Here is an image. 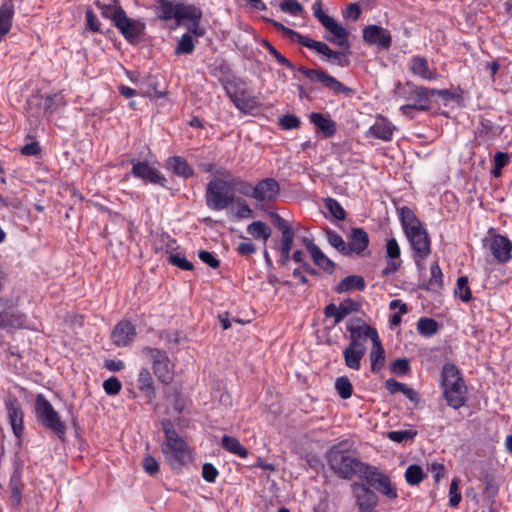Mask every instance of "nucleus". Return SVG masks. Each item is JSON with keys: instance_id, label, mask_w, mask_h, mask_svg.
<instances>
[{"instance_id": "0e129e2a", "label": "nucleus", "mask_w": 512, "mask_h": 512, "mask_svg": "<svg viewBox=\"0 0 512 512\" xmlns=\"http://www.w3.org/2000/svg\"><path fill=\"white\" fill-rule=\"evenodd\" d=\"M390 369H391V372L396 375H405L410 370L409 360L407 358L396 359L391 364Z\"/></svg>"}, {"instance_id": "1a4fd4ad", "label": "nucleus", "mask_w": 512, "mask_h": 512, "mask_svg": "<svg viewBox=\"0 0 512 512\" xmlns=\"http://www.w3.org/2000/svg\"><path fill=\"white\" fill-rule=\"evenodd\" d=\"M143 352L152 361V369L158 381L169 385L174 379V364L170 361L166 351L158 348L145 347Z\"/></svg>"}, {"instance_id": "a18cd8bd", "label": "nucleus", "mask_w": 512, "mask_h": 512, "mask_svg": "<svg viewBox=\"0 0 512 512\" xmlns=\"http://www.w3.org/2000/svg\"><path fill=\"white\" fill-rule=\"evenodd\" d=\"M314 263L320 267L325 272L332 274L335 268V263L330 260L318 247L314 249L312 253H310Z\"/></svg>"}, {"instance_id": "a878e982", "label": "nucleus", "mask_w": 512, "mask_h": 512, "mask_svg": "<svg viewBox=\"0 0 512 512\" xmlns=\"http://www.w3.org/2000/svg\"><path fill=\"white\" fill-rule=\"evenodd\" d=\"M365 345L353 346V343L349 345L343 351V357L345 365L353 370H359L361 367V359L365 355Z\"/></svg>"}, {"instance_id": "e2e57ef3", "label": "nucleus", "mask_w": 512, "mask_h": 512, "mask_svg": "<svg viewBox=\"0 0 512 512\" xmlns=\"http://www.w3.org/2000/svg\"><path fill=\"white\" fill-rule=\"evenodd\" d=\"M142 467H143L144 471L150 476H154V475L158 474L160 471L159 462L151 455H146L143 458Z\"/></svg>"}, {"instance_id": "f3484780", "label": "nucleus", "mask_w": 512, "mask_h": 512, "mask_svg": "<svg viewBox=\"0 0 512 512\" xmlns=\"http://www.w3.org/2000/svg\"><path fill=\"white\" fill-rule=\"evenodd\" d=\"M363 39L369 45L388 49L392 44L391 33L378 25H369L363 29Z\"/></svg>"}, {"instance_id": "4468645a", "label": "nucleus", "mask_w": 512, "mask_h": 512, "mask_svg": "<svg viewBox=\"0 0 512 512\" xmlns=\"http://www.w3.org/2000/svg\"><path fill=\"white\" fill-rule=\"evenodd\" d=\"M131 173L134 177L146 182L167 187V179L146 161H132Z\"/></svg>"}, {"instance_id": "680f3d73", "label": "nucleus", "mask_w": 512, "mask_h": 512, "mask_svg": "<svg viewBox=\"0 0 512 512\" xmlns=\"http://www.w3.org/2000/svg\"><path fill=\"white\" fill-rule=\"evenodd\" d=\"M280 8L283 12L292 16H300L303 12V7L297 0H284L281 2Z\"/></svg>"}, {"instance_id": "6e6552de", "label": "nucleus", "mask_w": 512, "mask_h": 512, "mask_svg": "<svg viewBox=\"0 0 512 512\" xmlns=\"http://www.w3.org/2000/svg\"><path fill=\"white\" fill-rule=\"evenodd\" d=\"M395 95L398 99L406 101V105L430 107V97L434 96L431 88L417 86L411 81L404 84L398 83L395 87Z\"/></svg>"}, {"instance_id": "ea45409f", "label": "nucleus", "mask_w": 512, "mask_h": 512, "mask_svg": "<svg viewBox=\"0 0 512 512\" xmlns=\"http://www.w3.org/2000/svg\"><path fill=\"white\" fill-rule=\"evenodd\" d=\"M27 113L34 118H40L47 114L44 106V97L40 95H33L27 101Z\"/></svg>"}, {"instance_id": "473e14b6", "label": "nucleus", "mask_w": 512, "mask_h": 512, "mask_svg": "<svg viewBox=\"0 0 512 512\" xmlns=\"http://www.w3.org/2000/svg\"><path fill=\"white\" fill-rule=\"evenodd\" d=\"M26 317L18 310L9 309L2 311V328H22L25 326Z\"/></svg>"}, {"instance_id": "7ed1b4c3", "label": "nucleus", "mask_w": 512, "mask_h": 512, "mask_svg": "<svg viewBox=\"0 0 512 512\" xmlns=\"http://www.w3.org/2000/svg\"><path fill=\"white\" fill-rule=\"evenodd\" d=\"M161 425L165 435L162 452L172 468H180L192 459L188 444L178 435L171 420L164 419Z\"/></svg>"}, {"instance_id": "603ef678", "label": "nucleus", "mask_w": 512, "mask_h": 512, "mask_svg": "<svg viewBox=\"0 0 512 512\" xmlns=\"http://www.w3.org/2000/svg\"><path fill=\"white\" fill-rule=\"evenodd\" d=\"M335 389L342 399H348L353 393V386L346 376H342L336 379Z\"/></svg>"}, {"instance_id": "c9c22d12", "label": "nucleus", "mask_w": 512, "mask_h": 512, "mask_svg": "<svg viewBox=\"0 0 512 512\" xmlns=\"http://www.w3.org/2000/svg\"><path fill=\"white\" fill-rule=\"evenodd\" d=\"M96 5L100 9L101 15L106 19H111L114 25L116 24L118 17H120L118 13H125L119 0H110V3L108 4L97 1Z\"/></svg>"}, {"instance_id": "6e6d98bb", "label": "nucleus", "mask_w": 512, "mask_h": 512, "mask_svg": "<svg viewBox=\"0 0 512 512\" xmlns=\"http://www.w3.org/2000/svg\"><path fill=\"white\" fill-rule=\"evenodd\" d=\"M325 207L335 219L344 220L346 218V212L337 200L327 198L325 200Z\"/></svg>"}, {"instance_id": "393cba45", "label": "nucleus", "mask_w": 512, "mask_h": 512, "mask_svg": "<svg viewBox=\"0 0 512 512\" xmlns=\"http://www.w3.org/2000/svg\"><path fill=\"white\" fill-rule=\"evenodd\" d=\"M323 27L332 34V36H326L329 42L349 49L348 33L334 18L330 19Z\"/></svg>"}, {"instance_id": "0eeeda50", "label": "nucleus", "mask_w": 512, "mask_h": 512, "mask_svg": "<svg viewBox=\"0 0 512 512\" xmlns=\"http://www.w3.org/2000/svg\"><path fill=\"white\" fill-rule=\"evenodd\" d=\"M35 413L38 421L46 428L51 430L63 439L66 434V425L60 419L58 412L52 404L42 394H38L35 400Z\"/></svg>"}, {"instance_id": "13d9d810", "label": "nucleus", "mask_w": 512, "mask_h": 512, "mask_svg": "<svg viewBox=\"0 0 512 512\" xmlns=\"http://www.w3.org/2000/svg\"><path fill=\"white\" fill-rule=\"evenodd\" d=\"M196 11L199 13L197 17L195 18H186L187 20L191 21V24L187 27L188 32L190 35H194L196 37H202L206 33V30L204 27L200 26V20L202 18V12L199 8L196 7Z\"/></svg>"}, {"instance_id": "3c124183", "label": "nucleus", "mask_w": 512, "mask_h": 512, "mask_svg": "<svg viewBox=\"0 0 512 512\" xmlns=\"http://www.w3.org/2000/svg\"><path fill=\"white\" fill-rule=\"evenodd\" d=\"M434 92V95H438L445 105H447L450 101H455L457 103L462 101V90L458 88L456 91H450L448 89H434L431 88Z\"/></svg>"}, {"instance_id": "f257e3e1", "label": "nucleus", "mask_w": 512, "mask_h": 512, "mask_svg": "<svg viewBox=\"0 0 512 512\" xmlns=\"http://www.w3.org/2000/svg\"><path fill=\"white\" fill-rule=\"evenodd\" d=\"M404 233L413 250V260L419 271L424 269V260L431 253V239L415 213L407 206L399 209Z\"/></svg>"}, {"instance_id": "a211bd4d", "label": "nucleus", "mask_w": 512, "mask_h": 512, "mask_svg": "<svg viewBox=\"0 0 512 512\" xmlns=\"http://www.w3.org/2000/svg\"><path fill=\"white\" fill-rule=\"evenodd\" d=\"M119 16L115 27L121 32L124 38L130 42L135 43L143 33L144 25L127 17L125 13H118Z\"/></svg>"}, {"instance_id": "c03bdc74", "label": "nucleus", "mask_w": 512, "mask_h": 512, "mask_svg": "<svg viewBox=\"0 0 512 512\" xmlns=\"http://www.w3.org/2000/svg\"><path fill=\"white\" fill-rule=\"evenodd\" d=\"M439 330V324L432 318L422 317L417 322V331L424 337H431Z\"/></svg>"}, {"instance_id": "052dcab7", "label": "nucleus", "mask_w": 512, "mask_h": 512, "mask_svg": "<svg viewBox=\"0 0 512 512\" xmlns=\"http://www.w3.org/2000/svg\"><path fill=\"white\" fill-rule=\"evenodd\" d=\"M264 46L267 48L269 53L275 57L279 64L286 66L291 70L296 69L295 65L285 56H283L271 43H269L268 41H264Z\"/></svg>"}, {"instance_id": "338daca9", "label": "nucleus", "mask_w": 512, "mask_h": 512, "mask_svg": "<svg viewBox=\"0 0 512 512\" xmlns=\"http://www.w3.org/2000/svg\"><path fill=\"white\" fill-rule=\"evenodd\" d=\"M300 119L294 114H286L280 118L279 124L285 130H291L299 128Z\"/></svg>"}, {"instance_id": "e433bc0d", "label": "nucleus", "mask_w": 512, "mask_h": 512, "mask_svg": "<svg viewBox=\"0 0 512 512\" xmlns=\"http://www.w3.org/2000/svg\"><path fill=\"white\" fill-rule=\"evenodd\" d=\"M221 445L226 451L241 458H246L248 456V450L235 437L224 435L221 440Z\"/></svg>"}, {"instance_id": "9b49d317", "label": "nucleus", "mask_w": 512, "mask_h": 512, "mask_svg": "<svg viewBox=\"0 0 512 512\" xmlns=\"http://www.w3.org/2000/svg\"><path fill=\"white\" fill-rule=\"evenodd\" d=\"M157 2L159 18L162 20L176 19L177 23H180L185 18H195L199 14L193 5L174 4L169 0H157Z\"/></svg>"}, {"instance_id": "f8f14e48", "label": "nucleus", "mask_w": 512, "mask_h": 512, "mask_svg": "<svg viewBox=\"0 0 512 512\" xmlns=\"http://www.w3.org/2000/svg\"><path fill=\"white\" fill-rule=\"evenodd\" d=\"M297 70L303 74L310 82L320 83L335 94H347L351 91L350 88L346 87L335 77L331 76L322 69H310L304 66H300L297 68Z\"/></svg>"}, {"instance_id": "4c0bfd02", "label": "nucleus", "mask_w": 512, "mask_h": 512, "mask_svg": "<svg viewBox=\"0 0 512 512\" xmlns=\"http://www.w3.org/2000/svg\"><path fill=\"white\" fill-rule=\"evenodd\" d=\"M227 93L231 101L239 110L246 111L247 109L252 108L253 100L246 90L237 89L234 92L227 91Z\"/></svg>"}, {"instance_id": "5701e85b", "label": "nucleus", "mask_w": 512, "mask_h": 512, "mask_svg": "<svg viewBox=\"0 0 512 512\" xmlns=\"http://www.w3.org/2000/svg\"><path fill=\"white\" fill-rule=\"evenodd\" d=\"M136 336V329L128 321L119 322L113 329L111 337L113 343L118 347L127 346Z\"/></svg>"}, {"instance_id": "69168bd1", "label": "nucleus", "mask_w": 512, "mask_h": 512, "mask_svg": "<svg viewBox=\"0 0 512 512\" xmlns=\"http://www.w3.org/2000/svg\"><path fill=\"white\" fill-rule=\"evenodd\" d=\"M168 261L172 265H174L182 270L190 271L194 268L193 264L190 261H188L185 257H182L180 254L169 255Z\"/></svg>"}, {"instance_id": "4be33fe9", "label": "nucleus", "mask_w": 512, "mask_h": 512, "mask_svg": "<svg viewBox=\"0 0 512 512\" xmlns=\"http://www.w3.org/2000/svg\"><path fill=\"white\" fill-rule=\"evenodd\" d=\"M271 219L273 225L282 233L280 250L291 251L295 236L292 226L278 213H271Z\"/></svg>"}, {"instance_id": "6ab92c4d", "label": "nucleus", "mask_w": 512, "mask_h": 512, "mask_svg": "<svg viewBox=\"0 0 512 512\" xmlns=\"http://www.w3.org/2000/svg\"><path fill=\"white\" fill-rule=\"evenodd\" d=\"M7 416L14 435L20 439L23 435V411L19 401L15 397L6 400Z\"/></svg>"}, {"instance_id": "b1692460", "label": "nucleus", "mask_w": 512, "mask_h": 512, "mask_svg": "<svg viewBox=\"0 0 512 512\" xmlns=\"http://www.w3.org/2000/svg\"><path fill=\"white\" fill-rule=\"evenodd\" d=\"M410 70L415 75L423 80H437L439 74L436 69L429 67L428 60L425 57L414 56L410 61Z\"/></svg>"}, {"instance_id": "5fc2aeb1", "label": "nucleus", "mask_w": 512, "mask_h": 512, "mask_svg": "<svg viewBox=\"0 0 512 512\" xmlns=\"http://www.w3.org/2000/svg\"><path fill=\"white\" fill-rule=\"evenodd\" d=\"M327 240L331 246H333L342 255L347 256V243L344 241L341 235L333 230H327Z\"/></svg>"}, {"instance_id": "37998d69", "label": "nucleus", "mask_w": 512, "mask_h": 512, "mask_svg": "<svg viewBox=\"0 0 512 512\" xmlns=\"http://www.w3.org/2000/svg\"><path fill=\"white\" fill-rule=\"evenodd\" d=\"M431 276L426 284H424V288L430 291H438L443 285V274L440 266L437 262L432 264L430 268Z\"/></svg>"}, {"instance_id": "c756f323", "label": "nucleus", "mask_w": 512, "mask_h": 512, "mask_svg": "<svg viewBox=\"0 0 512 512\" xmlns=\"http://www.w3.org/2000/svg\"><path fill=\"white\" fill-rule=\"evenodd\" d=\"M137 387L140 391L144 392L146 398H148L150 401L156 398L154 381L148 368L143 367L139 371Z\"/></svg>"}, {"instance_id": "2eb2a0df", "label": "nucleus", "mask_w": 512, "mask_h": 512, "mask_svg": "<svg viewBox=\"0 0 512 512\" xmlns=\"http://www.w3.org/2000/svg\"><path fill=\"white\" fill-rule=\"evenodd\" d=\"M351 489L360 511L375 510L378 504V496L371 488L364 483L354 482Z\"/></svg>"}, {"instance_id": "2f4dec72", "label": "nucleus", "mask_w": 512, "mask_h": 512, "mask_svg": "<svg viewBox=\"0 0 512 512\" xmlns=\"http://www.w3.org/2000/svg\"><path fill=\"white\" fill-rule=\"evenodd\" d=\"M366 287L364 278L360 275H350L342 279L335 287L337 293L358 290L363 291Z\"/></svg>"}, {"instance_id": "4d7b16f0", "label": "nucleus", "mask_w": 512, "mask_h": 512, "mask_svg": "<svg viewBox=\"0 0 512 512\" xmlns=\"http://www.w3.org/2000/svg\"><path fill=\"white\" fill-rule=\"evenodd\" d=\"M460 479L455 477L452 479L449 487V505L457 507L461 502L462 496L459 491Z\"/></svg>"}, {"instance_id": "c85d7f7f", "label": "nucleus", "mask_w": 512, "mask_h": 512, "mask_svg": "<svg viewBox=\"0 0 512 512\" xmlns=\"http://www.w3.org/2000/svg\"><path fill=\"white\" fill-rule=\"evenodd\" d=\"M167 169L171 170L177 176L189 178L194 175L192 167L181 156H171L166 160Z\"/></svg>"}, {"instance_id": "72a5a7b5", "label": "nucleus", "mask_w": 512, "mask_h": 512, "mask_svg": "<svg viewBox=\"0 0 512 512\" xmlns=\"http://www.w3.org/2000/svg\"><path fill=\"white\" fill-rule=\"evenodd\" d=\"M373 347L370 352L371 371L378 373L385 364V350L382 346L380 339H374Z\"/></svg>"}, {"instance_id": "f03ea898", "label": "nucleus", "mask_w": 512, "mask_h": 512, "mask_svg": "<svg viewBox=\"0 0 512 512\" xmlns=\"http://www.w3.org/2000/svg\"><path fill=\"white\" fill-rule=\"evenodd\" d=\"M328 467L341 479L359 477L366 463L355 455L354 443L345 439L334 444L325 455Z\"/></svg>"}, {"instance_id": "58836bf2", "label": "nucleus", "mask_w": 512, "mask_h": 512, "mask_svg": "<svg viewBox=\"0 0 512 512\" xmlns=\"http://www.w3.org/2000/svg\"><path fill=\"white\" fill-rule=\"evenodd\" d=\"M478 136L483 140L493 139L501 133L499 127L489 119L481 118L479 126L477 128Z\"/></svg>"}, {"instance_id": "09e8293b", "label": "nucleus", "mask_w": 512, "mask_h": 512, "mask_svg": "<svg viewBox=\"0 0 512 512\" xmlns=\"http://www.w3.org/2000/svg\"><path fill=\"white\" fill-rule=\"evenodd\" d=\"M14 14V6L11 2L2 4V37L5 36L12 27V17Z\"/></svg>"}, {"instance_id": "49530a36", "label": "nucleus", "mask_w": 512, "mask_h": 512, "mask_svg": "<svg viewBox=\"0 0 512 512\" xmlns=\"http://www.w3.org/2000/svg\"><path fill=\"white\" fill-rule=\"evenodd\" d=\"M361 307L362 305L360 301H356L351 298L343 300L338 306L337 320H343L351 313L359 312Z\"/></svg>"}, {"instance_id": "de8ad7c7", "label": "nucleus", "mask_w": 512, "mask_h": 512, "mask_svg": "<svg viewBox=\"0 0 512 512\" xmlns=\"http://www.w3.org/2000/svg\"><path fill=\"white\" fill-rule=\"evenodd\" d=\"M195 49V44L193 42L192 36L190 33H185L182 35V37L177 42V45L175 47V54L176 55H182V54H192Z\"/></svg>"}, {"instance_id": "cd10ccee", "label": "nucleus", "mask_w": 512, "mask_h": 512, "mask_svg": "<svg viewBox=\"0 0 512 512\" xmlns=\"http://www.w3.org/2000/svg\"><path fill=\"white\" fill-rule=\"evenodd\" d=\"M218 173L229 179L231 186H233L234 193L238 192L241 195L254 199L255 186H253L252 183L242 179L241 177L232 176V174L227 170H223Z\"/></svg>"}, {"instance_id": "ddd939ff", "label": "nucleus", "mask_w": 512, "mask_h": 512, "mask_svg": "<svg viewBox=\"0 0 512 512\" xmlns=\"http://www.w3.org/2000/svg\"><path fill=\"white\" fill-rule=\"evenodd\" d=\"M347 330L350 333V342L353 346L364 345L362 339L370 338L372 342L379 338L375 328L367 325L361 318H353L347 323Z\"/></svg>"}, {"instance_id": "7c9ffc66", "label": "nucleus", "mask_w": 512, "mask_h": 512, "mask_svg": "<svg viewBox=\"0 0 512 512\" xmlns=\"http://www.w3.org/2000/svg\"><path fill=\"white\" fill-rule=\"evenodd\" d=\"M395 127L384 117H379L374 125L370 128L371 134L383 141H390L392 139Z\"/></svg>"}, {"instance_id": "423d86ee", "label": "nucleus", "mask_w": 512, "mask_h": 512, "mask_svg": "<svg viewBox=\"0 0 512 512\" xmlns=\"http://www.w3.org/2000/svg\"><path fill=\"white\" fill-rule=\"evenodd\" d=\"M206 204L212 210H223L235 202L233 186L228 178L214 177L207 184Z\"/></svg>"}, {"instance_id": "dca6fc26", "label": "nucleus", "mask_w": 512, "mask_h": 512, "mask_svg": "<svg viewBox=\"0 0 512 512\" xmlns=\"http://www.w3.org/2000/svg\"><path fill=\"white\" fill-rule=\"evenodd\" d=\"M280 184L274 178H264L255 185L254 199L257 202H273L280 194Z\"/></svg>"}, {"instance_id": "864d4df0", "label": "nucleus", "mask_w": 512, "mask_h": 512, "mask_svg": "<svg viewBox=\"0 0 512 512\" xmlns=\"http://www.w3.org/2000/svg\"><path fill=\"white\" fill-rule=\"evenodd\" d=\"M454 292L455 295L459 296V298L465 303L471 300L472 294L468 286L467 277L461 276L457 279V284Z\"/></svg>"}, {"instance_id": "bb28decb", "label": "nucleus", "mask_w": 512, "mask_h": 512, "mask_svg": "<svg viewBox=\"0 0 512 512\" xmlns=\"http://www.w3.org/2000/svg\"><path fill=\"white\" fill-rule=\"evenodd\" d=\"M311 123H313L317 131L321 132L325 137L329 138L336 134V123L328 116L322 113L313 112L309 116Z\"/></svg>"}, {"instance_id": "20e7f679", "label": "nucleus", "mask_w": 512, "mask_h": 512, "mask_svg": "<svg viewBox=\"0 0 512 512\" xmlns=\"http://www.w3.org/2000/svg\"><path fill=\"white\" fill-rule=\"evenodd\" d=\"M272 24L278 31H281L291 41H296L302 46L312 49L319 54H322L323 56L327 57L330 63L336 64L341 67H347L350 64V60L348 57L350 52L334 51L326 43L316 41L312 38L304 36L299 32L284 26L280 22L272 21Z\"/></svg>"}, {"instance_id": "aec40b11", "label": "nucleus", "mask_w": 512, "mask_h": 512, "mask_svg": "<svg viewBox=\"0 0 512 512\" xmlns=\"http://www.w3.org/2000/svg\"><path fill=\"white\" fill-rule=\"evenodd\" d=\"M369 245V236L363 228H353L348 236L347 256L363 255Z\"/></svg>"}, {"instance_id": "79ce46f5", "label": "nucleus", "mask_w": 512, "mask_h": 512, "mask_svg": "<svg viewBox=\"0 0 512 512\" xmlns=\"http://www.w3.org/2000/svg\"><path fill=\"white\" fill-rule=\"evenodd\" d=\"M247 232L255 239H262L264 243L270 238L272 233L271 228L262 221H254L249 224Z\"/></svg>"}, {"instance_id": "bf43d9fd", "label": "nucleus", "mask_w": 512, "mask_h": 512, "mask_svg": "<svg viewBox=\"0 0 512 512\" xmlns=\"http://www.w3.org/2000/svg\"><path fill=\"white\" fill-rule=\"evenodd\" d=\"M417 435V431L415 430H399V431H390L388 432V438L397 443H401L404 441L413 440Z\"/></svg>"}, {"instance_id": "8fccbe9b", "label": "nucleus", "mask_w": 512, "mask_h": 512, "mask_svg": "<svg viewBox=\"0 0 512 512\" xmlns=\"http://www.w3.org/2000/svg\"><path fill=\"white\" fill-rule=\"evenodd\" d=\"M405 479L410 485H418L424 479V473L421 466L412 464L405 471Z\"/></svg>"}, {"instance_id": "a19ab883", "label": "nucleus", "mask_w": 512, "mask_h": 512, "mask_svg": "<svg viewBox=\"0 0 512 512\" xmlns=\"http://www.w3.org/2000/svg\"><path fill=\"white\" fill-rule=\"evenodd\" d=\"M141 93L145 97L161 98L165 95L164 92L158 90V80L155 76L149 75L141 83Z\"/></svg>"}, {"instance_id": "f704fd0d", "label": "nucleus", "mask_w": 512, "mask_h": 512, "mask_svg": "<svg viewBox=\"0 0 512 512\" xmlns=\"http://www.w3.org/2000/svg\"><path fill=\"white\" fill-rule=\"evenodd\" d=\"M9 488L11 491V502L13 506H19L22 499V488L23 484L21 482V470L17 467L13 474L11 475Z\"/></svg>"}, {"instance_id": "774afa93", "label": "nucleus", "mask_w": 512, "mask_h": 512, "mask_svg": "<svg viewBox=\"0 0 512 512\" xmlns=\"http://www.w3.org/2000/svg\"><path fill=\"white\" fill-rule=\"evenodd\" d=\"M103 388L108 395L113 396L121 391L122 384L117 378L111 377L103 382Z\"/></svg>"}, {"instance_id": "412c9836", "label": "nucleus", "mask_w": 512, "mask_h": 512, "mask_svg": "<svg viewBox=\"0 0 512 512\" xmlns=\"http://www.w3.org/2000/svg\"><path fill=\"white\" fill-rule=\"evenodd\" d=\"M488 247L498 262L505 263L511 258L512 243L502 235L494 236L489 241Z\"/></svg>"}, {"instance_id": "39448f33", "label": "nucleus", "mask_w": 512, "mask_h": 512, "mask_svg": "<svg viewBox=\"0 0 512 512\" xmlns=\"http://www.w3.org/2000/svg\"><path fill=\"white\" fill-rule=\"evenodd\" d=\"M441 387L443 397L448 406L459 409L465 405L467 387L455 364L446 363L441 371Z\"/></svg>"}, {"instance_id": "9d476101", "label": "nucleus", "mask_w": 512, "mask_h": 512, "mask_svg": "<svg viewBox=\"0 0 512 512\" xmlns=\"http://www.w3.org/2000/svg\"><path fill=\"white\" fill-rule=\"evenodd\" d=\"M358 478L364 479L369 488H374L388 499H396L398 496L395 487L391 484L390 478L382 473L376 466L366 463L365 468Z\"/></svg>"}]
</instances>
